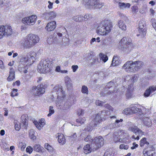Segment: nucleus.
<instances>
[{
  "mask_svg": "<svg viewBox=\"0 0 156 156\" xmlns=\"http://www.w3.org/2000/svg\"><path fill=\"white\" fill-rule=\"evenodd\" d=\"M70 139L72 140H75L77 138V135L76 133H74L73 135L70 136Z\"/></svg>",
  "mask_w": 156,
  "mask_h": 156,
  "instance_id": "obj_54",
  "label": "nucleus"
},
{
  "mask_svg": "<svg viewBox=\"0 0 156 156\" xmlns=\"http://www.w3.org/2000/svg\"><path fill=\"white\" fill-rule=\"evenodd\" d=\"M145 24V22L144 20H140L139 23V28H140L141 26L144 27L146 26Z\"/></svg>",
  "mask_w": 156,
  "mask_h": 156,
  "instance_id": "obj_48",
  "label": "nucleus"
},
{
  "mask_svg": "<svg viewBox=\"0 0 156 156\" xmlns=\"http://www.w3.org/2000/svg\"><path fill=\"white\" fill-rule=\"evenodd\" d=\"M129 129L135 133L136 135H138V136L136 137V139L137 140H139L140 139L139 136H142L144 133L141 130L139 129L136 126L129 127Z\"/></svg>",
  "mask_w": 156,
  "mask_h": 156,
  "instance_id": "obj_12",
  "label": "nucleus"
},
{
  "mask_svg": "<svg viewBox=\"0 0 156 156\" xmlns=\"http://www.w3.org/2000/svg\"><path fill=\"white\" fill-rule=\"evenodd\" d=\"M18 90L16 89H14L13 90L12 92L11 93V96L12 97H14L15 96H17L18 95V93H16L15 94H14V92H16Z\"/></svg>",
  "mask_w": 156,
  "mask_h": 156,
  "instance_id": "obj_44",
  "label": "nucleus"
},
{
  "mask_svg": "<svg viewBox=\"0 0 156 156\" xmlns=\"http://www.w3.org/2000/svg\"><path fill=\"white\" fill-rule=\"evenodd\" d=\"M146 30L145 29H143L142 30H138V33L137 34V36L140 37H144L146 34Z\"/></svg>",
  "mask_w": 156,
  "mask_h": 156,
  "instance_id": "obj_21",
  "label": "nucleus"
},
{
  "mask_svg": "<svg viewBox=\"0 0 156 156\" xmlns=\"http://www.w3.org/2000/svg\"><path fill=\"white\" fill-rule=\"evenodd\" d=\"M53 91L56 92L58 95L56 104L58 108L63 110L69 109L70 108V103L68 101H66L65 102L63 107L62 106L65 97L64 92L63 91L62 88L58 85L56 86L53 89Z\"/></svg>",
  "mask_w": 156,
  "mask_h": 156,
  "instance_id": "obj_1",
  "label": "nucleus"
},
{
  "mask_svg": "<svg viewBox=\"0 0 156 156\" xmlns=\"http://www.w3.org/2000/svg\"><path fill=\"white\" fill-rule=\"evenodd\" d=\"M21 123L26 126L28 124V117L27 115H23L21 117Z\"/></svg>",
  "mask_w": 156,
  "mask_h": 156,
  "instance_id": "obj_20",
  "label": "nucleus"
},
{
  "mask_svg": "<svg viewBox=\"0 0 156 156\" xmlns=\"http://www.w3.org/2000/svg\"><path fill=\"white\" fill-rule=\"evenodd\" d=\"M138 79V76L136 75H134V76H133L131 78V80L133 82H136Z\"/></svg>",
  "mask_w": 156,
  "mask_h": 156,
  "instance_id": "obj_52",
  "label": "nucleus"
},
{
  "mask_svg": "<svg viewBox=\"0 0 156 156\" xmlns=\"http://www.w3.org/2000/svg\"><path fill=\"white\" fill-rule=\"evenodd\" d=\"M0 68L2 69H4L5 68L4 66L3 62L1 60H0Z\"/></svg>",
  "mask_w": 156,
  "mask_h": 156,
  "instance_id": "obj_57",
  "label": "nucleus"
},
{
  "mask_svg": "<svg viewBox=\"0 0 156 156\" xmlns=\"http://www.w3.org/2000/svg\"><path fill=\"white\" fill-rule=\"evenodd\" d=\"M126 96L128 98H130L131 96V93L129 90L127 91L126 94Z\"/></svg>",
  "mask_w": 156,
  "mask_h": 156,
  "instance_id": "obj_62",
  "label": "nucleus"
},
{
  "mask_svg": "<svg viewBox=\"0 0 156 156\" xmlns=\"http://www.w3.org/2000/svg\"><path fill=\"white\" fill-rule=\"evenodd\" d=\"M152 25L153 27L156 30V21H153L152 22Z\"/></svg>",
  "mask_w": 156,
  "mask_h": 156,
  "instance_id": "obj_63",
  "label": "nucleus"
},
{
  "mask_svg": "<svg viewBox=\"0 0 156 156\" xmlns=\"http://www.w3.org/2000/svg\"><path fill=\"white\" fill-rule=\"evenodd\" d=\"M49 113L48 115V116L49 117L53 114L54 112V110L53 109V107L52 106L49 107Z\"/></svg>",
  "mask_w": 156,
  "mask_h": 156,
  "instance_id": "obj_41",
  "label": "nucleus"
},
{
  "mask_svg": "<svg viewBox=\"0 0 156 156\" xmlns=\"http://www.w3.org/2000/svg\"><path fill=\"white\" fill-rule=\"evenodd\" d=\"M143 122L144 124L147 126H150L151 124V121L148 117L144 118Z\"/></svg>",
  "mask_w": 156,
  "mask_h": 156,
  "instance_id": "obj_27",
  "label": "nucleus"
},
{
  "mask_svg": "<svg viewBox=\"0 0 156 156\" xmlns=\"http://www.w3.org/2000/svg\"><path fill=\"white\" fill-rule=\"evenodd\" d=\"M73 19L76 22H80L84 20V19L81 15L78 16H73Z\"/></svg>",
  "mask_w": 156,
  "mask_h": 156,
  "instance_id": "obj_33",
  "label": "nucleus"
},
{
  "mask_svg": "<svg viewBox=\"0 0 156 156\" xmlns=\"http://www.w3.org/2000/svg\"><path fill=\"white\" fill-rule=\"evenodd\" d=\"M71 68L73 69V72H75L78 68V66L77 65H73L72 66Z\"/></svg>",
  "mask_w": 156,
  "mask_h": 156,
  "instance_id": "obj_55",
  "label": "nucleus"
},
{
  "mask_svg": "<svg viewBox=\"0 0 156 156\" xmlns=\"http://www.w3.org/2000/svg\"><path fill=\"white\" fill-rule=\"evenodd\" d=\"M46 18L48 19H53L57 16V13L54 11L45 12L44 14Z\"/></svg>",
  "mask_w": 156,
  "mask_h": 156,
  "instance_id": "obj_13",
  "label": "nucleus"
},
{
  "mask_svg": "<svg viewBox=\"0 0 156 156\" xmlns=\"http://www.w3.org/2000/svg\"><path fill=\"white\" fill-rule=\"evenodd\" d=\"M58 141L61 145L64 144L66 142L65 137L63 134L61 133L58 134Z\"/></svg>",
  "mask_w": 156,
  "mask_h": 156,
  "instance_id": "obj_17",
  "label": "nucleus"
},
{
  "mask_svg": "<svg viewBox=\"0 0 156 156\" xmlns=\"http://www.w3.org/2000/svg\"><path fill=\"white\" fill-rule=\"evenodd\" d=\"M39 125H37L36 126L39 130H40L45 124L44 120V119H41L39 121Z\"/></svg>",
  "mask_w": 156,
  "mask_h": 156,
  "instance_id": "obj_26",
  "label": "nucleus"
},
{
  "mask_svg": "<svg viewBox=\"0 0 156 156\" xmlns=\"http://www.w3.org/2000/svg\"><path fill=\"white\" fill-rule=\"evenodd\" d=\"M29 17H27L23 18L22 20V22L24 24H25L29 25L30 26L31 25L30 20H29Z\"/></svg>",
  "mask_w": 156,
  "mask_h": 156,
  "instance_id": "obj_32",
  "label": "nucleus"
},
{
  "mask_svg": "<svg viewBox=\"0 0 156 156\" xmlns=\"http://www.w3.org/2000/svg\"><path fill=\"white\" fill-rule=\"evenodd\" d=\"M36 53L34 51H31L27 55V57H23L20 59V62L23 65H30L34 61Z\"/></svg>",
  "mask_w": 156,
  "mask_h": 156,
  "instance_id": "obj_6",
  "label": "nucleus"
},
{
  "mask_svg": "<svg viewBox=\"0 0 156 156\" xmlns=\"http://www.w3.org/2000/svg\"><path fill=\"white\" fill-rule=\"evenodd\" d=\"M15 78L14 71L9 72V77L7 78V80L9 81L12 80Z\"/></svg>",
  "mask_w": 156,
  "mask_h": 156,
  "instance_id": "obj_29",
  "label": "nucleus"
},
{
  "mask_svg": "<svg viewBox=\"0 0 156 156\" xmlns=\"http://www.w3.org/2000/svg\"><path fill=\"white\" fill-rule=\"evenodd\" d=\"M29 133L30 139L33 140H35L36 139V137L35 135V131L34 129H30L29 131Z\"/></svg>",
  "mask_w": 156,
  "mask_h": 156,
  "instance_id": "obj_25",
  "label": "nucleus"
},
{
  "mask_svg": "<svg viewBox=\"0 0 156 156\" xmlns=\"http://www.w3.org/2000/svg\"><path fill=\"white\" fill-rule=\"evenodd\" d=\"M151 92L149 89H147L144 94V96L145 97H148Z\"/></svg>",
  "mask_w": 156,
  "mask_h": 156,
  "instance_id": "obj_43",
  "label": "nucleus"
},
{
  "mask_svg": "<svg viewBox=\"0 0 156 156\" xmlns=\"http://www.w3.org/2000/svg\"><path fill=\"white\" fill-rule=\"evenodd\" d=\"M132 12L133 13H136L138 11V8L136 6H133L132 7Z\"/></svg>",
  "mask_w": 156,
  "mask_h": 156,
  "instance_id": "obj_46",
  "label": "nucleus"
},
{
  "mask_svg": "<svg viewBox=\"0 0 156 156\" xmlns=\"http://www.w3.org/2000/svg\"><path fill=\"white\" fill-rule=\"evenodd\" d=\"M154 148L151 146L148 148L145 149L143 151L144 156H153V153L151 152L153 151Z\"/></svg>",
  "mask_w": 156,
  "mask_h": 156,
  "instance_id": "obj_14",
  "label": "nucleus"
},
{
  "mask_svg": "<svg viewBox=\"0 0 156 156\" xmlns=\"http://www.w3.org/2000/svg\"><path fill=\"white\" fill-rule=\"evenodd\" d=\"M51 63V61L48 59L42 60L37 66L38 71L43 73H47L49 70Z\"/></svg>",
  "mask_w": 156,
  "mask_h": 156,
  "instance_id": "obj_7",
  "label": "nucleus"
},
{
  "mask_svg": "<svg viewBox=\"0 0 156 156\" xmlns=\"http://www.w3.org/2000/svg\"><path fill=\"white\" fill-rule=\"evenodd\" d=\"M12 27L9 25L0 26V39L4 37H8L13 34Z\"/></svg>",
  "mask_w": 156,
  "mask_h": 156,
  "instance_id": "obj_8",
  "label": "nucleus"
},
{
  "mask_svg": "<svg viewBox=\"0 0 156 156\" xmlns=\"http://www.w3.org/2000/svg\"><path fill=\"white\" fill-rule=\"evenodd\" d=\"M61 70V67L60 66H57L55 69V71L56 72L60 73Z\"/></svg>",
  "mask_w": 156,
  "mask_h": 156,
  "instance_id": "obj_58",
  "label": "nucleus"
},
{
  "mask_svg": "<svg viewBox=\"0 0 156 156\" xmlns=\"http://www.w3.org/2000/svg\"><path fill=\"white\" fill-rule=\"evenodd\" d=\"M31 91L35 96L42 95L45 92V87L43 83L38 85L37 86H33L32 87Z\"/></svg>",
  "mask_w": 156,
  "mask_h": 156,
  "instance_id": "obj_9",
  "label": "nucleus"
},
{
  "mask_svg": "<svg viewBox=\"0 0 156 156\" xmlns=\"http://www.w3.org/2000/svg\"><path fill=\"white\" fill-rule=\"evenodd\" d=\"M104 103V102L101 101L99 100H97L95 102V104L97 105L101 106H102Z\"/></svg>",
  "mask_w": 156,
  "mask_h": 156,
  "instance_id": "obj_50",
  "label": "nucleus"
},
{
  "mask_svg": "<svg viewBox=\"0 0 156 156\" xmlns=\"http://www.w3.org/2000/svg\"><path fill=\"white\" fill-rule=\"evenodd\" d=\"M99 57L100 60H102L104 62H106L108 60V57L107 56L104 54L102 53H100L99 54Z\"/></svg>",
  "mask_w": 156,
  "mask_h": 156,
  "instance_id": "obj_30",
  "label": "nucleus"
},
{
  "mask_svg": "<svg viewBox=\"0 0 156 156\" xmlns=\"http://www.w3.org/2000/svg\"><path fill=\"white\" fill-rule=\"evenodd\" d=\"M104 106L105 108L108 109L110 111H113V108L111 106H110L109 104H106Z\"/></svg>",
  "mask_w": 156,
  "mask_h": 156,
  "instance_id": "obj_47",
  "label": "nucleus"
},
{
  "mask_svg": "<svg viewBox=\"0 0 156 156\" xmlns=\"http://www.w3.org/2000/svg\"><path fill=\"white\" fill-rule=\"evenodd\" d=\"M105 112V111H102L101 112H99L96 116L95 118L94 119L93 121L92 122V123H94V125L93 126H91V125H90L89 126V128H87V130L89 131H91L92 129H93V127H95L96 126L97 124L98 123H100L102 121V119H101V117L103 116V115H102L101 114L102 113H104Z\"/></svg>",
  "mask_w": 156,
  "mask_h": 156,
  "instance_id": "obj_11",
  "label": "nucleus"
},
{
  "mask_svg": "<svg viewBox=\"0 0 156 156\" xmlns=\"http://www.w3.org/2000/svg\"><path fill=\"white\" fill-rule=\"evenodd\" d=\"M44 147L49 152H52L54 151L53 148L47 143L45 144Z\"/></svg>",
  "mask_w": 156,
  "mask_h": 156,
  "instance_id": "obj_31",
  "label": "nucleus"
},
{
  "mask_svg": "<svg viewBox=\"0 0 156 156\" xmlns=\"http://www.w3.org/2000/svg\"><path fill=\"white\" fill-rule=\"evenodd\" d=\"M39 40V37L36 35L33 34H28L20 44V47L23 49H30L38 43Z\"/></svg>",
  "mask_w": 156,
  "mask_h": 156,
  "instance_id": "obj_2",
  "label": "nucleus"
},
{
  "mask_svg": "<svg viewBox=\"0 0 156 156\" xmlns=\"http://www.w3.org/2000/svg\"><path fill=\"white\" fill-rule=\"evenodd\" d=\"M96 39L95 38H93L90 41V43L91 45L94 44V42L96 41Z\"/></svg>",
  "mask_w": 156,
  "mask_h": 156,
  "instance_id": "obj_64",
  "label": "nucleus"
},
{
  "mask_svg": "<svg viewBox=\"0 0 156 156\" xmlns=\"http://www.w3.org/2000/svg\"><path fill=\"white\" fill-rule=\"evenodd\" d=\"M33 150L37 152L43 153L44 151V149L39 144H35L33 146Z\"/></svg>",
  "mask_w": 156,
  "mask_h": 156,
  "instance_id": "obj_16",
  "label": "nucleus"
},
{
  "mask_svg": "<svg viewBox=\"0 0 156 156\" xmlns=\"http://www.w3.org/2000/svg\"><path fill=\"white\" fill-rule=\"evenodd\" d=\"M48 2L49 4L48 6V8L49 9H52L53 8V3L50 1H48Z\"/></svg>",
  "mask_w": 156,
  "mask_h": 156,
  "instance_id": "obj_56",
  "label": "nucleus"
},
{
  "mask_svg": "<svg viewBox=\"0 0 156 156\" xmlns=\"http://www.w3.org/2000/svg\"><path fill=\"white\" fill-rule=\"evenodd\" d=\"M121 63L119 60L118 59V58L115 56L113 57L112 63L111 65L113 66H115L118 65Z\"/></svg>",
  "mask_w": 156,
  "mask_h": 156,
  "instance_id": "obj_23",
  "label": "nucleus"
},
{
  "mask_svg": "<svg viewBox=\"0 0 156 156\" xmlns=\"http://www.w3.org/2000/svg\"><path fill=\"white\" fill-rule=\"evenodd\" d=\"M119 28L122 30H125L126 29V26L122 20H120L118 22Z\"/></svg>",
  "mask_w": 156,
  "mask_h": 156,
  "instance_id": "obj_24",
  "label": "nucleus"
},
{
  "mask_svg": "<svg viewBox=\"0 0 156 156\" xmlns=\"http://www.w3.org/2000/svg\"><path fill=\"white\" fill-rule=\"evenodd\" d=\"M90 6H93V7L94 8L95 6L97 3V0H91L90 2Z\"/></svg>",
  "mask_w": 156,
  "mask_h": 156,
  "instance_id": "obj_49",
  "label": "nucleus"
},
{
  "mask_svg": "<svg viewBox=\"0 0 156 156\" xmlns=\"http://www.w3.org/2000/svg\"><path fill=\"white\" fill-rule=\"evenodd\" d=\"M14 124H15V129L17 131H19L21 127V124H20V125H19V124L17 123L16 122H14Z\"/></svg>",
  "mask_w": 156,
  "mask_h": 156,
  "instance_id": "obj_42",
  "label": "nucleus"
},
{
  "mask_svg": "<svg viewBox=\"0 0 156 156\" xmlns=\"http://www.w3.org/2000/svg\"><path fill=\"white\" fill-rule=\"evenodd\" d=\"M151 93L155 91L156 90V85L150 86L149 88Z\"/></svg>",
  "mask_w": 156,
  "mask_h": 156,
  "instance_id": "obj_51",
  "label": "nucleus"
},
{
  "mask_svg": "<svg viewBox=\"0 0 156 156\" xmlns=\"http://www.w3.org/2000/svg\"><path fill=\"white\" fill-rule=\"evenodd\" d=\"M86 119L85 117L80 118L76 120V122L78 123H80V124H82L84 123L86 121Z\"/></svg>",
  "mask_w": 156,
  "mask_h": 156,
  "instance_id": "obj_40",
  "label": "nucleus"
},
{
  "mask_svg": "<svg viewBox=\"0 0 156 156\" xmlns=\"http://www.w3.org/2000/svg\"><path fill=\"white\" fill-rule=\"evenodd\" d=\"M123 121V119H116L115 120V125L117 127H119L121 126V124L120 123V122H122Z\"/></svg>",
  "mask_w": 156,
  "mask_h": 156,
  "instance_id": "obj_35",
  "label": "nucleus"
},
{
  "mask_svg": "<svg viewBox=\"0 0 156 156\" xmlns=\"http://www.w3.org/2000/svg\"><path fill=\"white\" fill-rule=\"evenodd\" d=\"M56 27V22L53 21L48 23L46 27V29L48 31L54 30Z\"/></svg>",
  "mask_w": 156,
  "mask_h": 156,
  "instance_id": "obj_15",
  "label": "nucleus"
},
{
  "mask_svg": "<svg viewBox=\"0 0 156 156\" xmlns=\"http://www.w3.org/2000/svg\"><path fill=\"white\" fill-rule=\"evenodd\" d=\"M84 140L86 142H90L91 144L94 142V139L90 135H88L84 139Z\"/></svg>",
  "mask_w": 156,
  "mask_h": 156,
  "instance_id": "obj_37",
  "label": "nucleus"
},
{
  "mask_svg": "<svg viewBox=\"0 0 156 156\" xmlns=\"http://www.w3.org/2000/svg\"><path fill=\"white\" fill-rule=\"evenodd\" d=\"M33 150V147H31L30 146H28L26 148V151L29 154H31Z\"/></svg>",
  "mask_w": 156,
  "mask_h": 156,
  "instance_id": "obj_45",
  "label": "nucleus"
},
{
  "mask_svg": "<svg viewBox=\"0 0 156 156\" xmlns=\"http://www.w3.org/2000/svg\"><path fill=\"white\" fill-rule=\"evenodd\" d=\"M119 44V48L127 52L130 51L133 45L131 39L126 37L122 38Z\"/></svg>",
  "mask_w": 156,
  "mask_h": 156,
  "instance_id": "obj_5",
  "label": "nucleus"
},
{
  "mask_svg": "<svg viewBox=\"0 0 156 156\" xmlns=\"http://www.w3.org/2000/svg\"><path fill=\"white\" fill-rule=\"evenodd\" d=\"M84 110L82 109L79 110L77 112V114L79 115H82L84 113Z\"/></svg>",
  "mask_w": 156,
  "mask_h": 156,
  "instance_id": "obj_59",
  "label": "nucleus"
},
{
  "mask_svg": "<svg viewBox=\"0 0 156 156\" xmlns=\"http://www.w3.org/2000/svg\"><path fill=\"white\" fill-rule=\"evenodd\" d=\"M104 144V139L101 136L95 137L94 139V142L91 144V147L94 151H96Z\"/></svg>",
  "mask_w": 156,
  "mask_h": 156,
  "instance_id": "obj_10",
  "label": "nucleus"
},
{
  "mask_svg": "<svg viewBox=\"0 0 156 156\" xmlns=\"http://www.w3.org/2000/svg\"><path fill=\"white\" fill-rule=\"evenodd\" d=\"M82 17L83 18L84 20L85 19H86L87 20L89 19L92 17L91 15L90 14H87L85 15L84 16H82Z\"/></svg>",
  "mask_w": 156,
  "mask_h": 156,
  "instance_id": "obj_53",
  "label": "nucleus"
},
{
  "mask_svg": "<svg viewBox=\"0 0 156 156\" xmlns=\"http://www.w3.org/2000/svg\"><path fill=\"white\" fill-rule=\"evenodd\" d=\"M91 147V144L90 145L87 144L85 146H84L83 148L84 152L85 154H87L91 152L92 151H94Z\"/></svg>",
  "mask_w": 156,
  "mask_h": 156,
  "instance_id": "obj_18",
  "label": "nucleus"
},
{
  "mask_svg": "<svg viewBox=\"0 0 156 156\" xmlns=\"http://www.w3.org/2000/svg\"><path fill=\"white\" fill-rule=\"evenodd\" d=\"M132 114L136 113L138 112L140 114H142V111L141 109L138 108L136 106H133L130 108Z\"/></svg>",
  "mask_w": 156,
  "mask_h": 156,
  "instance_id": "obj_22",
  "label": "nucleus"
},
{
  "mask_svg": "<svg viewBox=\"0 0 156 156\" xmlns=\"http://www.w3.org/2000/svg\"><path fill=\"white\" fill-rule=\"evenodd\" d=\"M143 66V62L139 61H127L122 67L127 72L135 73L140 69Z\"/></svg>",
  "mask_w": 156,
  "mask_h": 156,
  "instance_id": "obj_3",
  "label": "nucleus"
},
{
  "mask_svg": "<svg viewBox=\"0 0 156 156\" xmlns=\"http://www.w3.org/2000/svg\"><path fill=\"white\" fill-rule=\"evenodd\" d=\"M66 79H67L68 80L67 81H66V84L68 86V85L69 84L70 86H71V84L70 83V82L69 81V80H70V78L68 76H66Z\"/></svg>",
  "mask_w": 156,
  "mask_h": 156,
  "instance_id": "obj_61",
  "label": "nucleus"
},
{
  "mask_svg": "<svg viewBox=\"0 0 156 156\" xmlns=\"http://www.w3.org/2000/svg\"><path fill=\"white\" fill-rule=\"evenodd\" d=\"M97 3L95 6L94 8L96 9H100L101 8L104 7H105V6L104 5V3L102 2H100L97 0Z\"/></svg>",
  "mask_w": 156,
  "mask_h": 156,
  "instance_id": "obj_34",
  "label": "nucleus"
},
{
  "mask_svg": "<svg viewBox=\"0 0 156 156\" xmlns=\"http://www.w3.org/2000/svg\"><path fill=\"white\" fill-rule=\"evenodd\" d=\"M81 92L83 93L88 94V91L87 87L85 85L83 86L82 87Z\"/></svg>",
  "mask_w": 156,
  "mask_h": 156,
  "instance_id": "obj_38",
  "label": "nucleus"
},
{
  "mask_svg": "<svg viewBox=\"0 0 156 156\" xmlns=\"http://www.w3.org/2000/svg\"><path fill=\"white\" fill-rule=\"evenodd\" d=\"M146 144L147 145L149 144V143L147 142L146 141V138L144 137L140 141V147H143L144 146V144Z\"/></svg>",
  "mask_w": 156,
  "mask_h": 156,
  "instance_id": "obj_36",
  "label": "nucleus"
},
{
  "mask_svg": "<svg viewBox=\"0 0 156 156\" xmlns=\"http://www.w3.org/2000/svg\"><path fill=\"white\" fill-rule=\"evenodd\" d=\"M28 17L30 19L29 20H30V22L31 24V25H34L36 21L37 16L35 15H32Z\"/></svg>",
  "mask_w": 156,
  "mask_h": 156,
  "instance_id": "obj_28",
  "label": "nucleus"
},
{
  "mask_svg": "<svg viewBox=\"0 0 156 156\" xmlns=\"http://www.w3.org/2000/svg\"><path fill=\"white\" fill-rule=\"evenodd\" d=\"M114 85V83L112 82H110L108 83V84L107 85V87H108V88H110V87H112V86Z\"/></svg>",
  "mask_w": 156,
  "mask_h": 156,
  "instance_id": "obj_60",
  "label": "nucleus"
},
{
  "mask_svg": "<svg viewBox=\"0 0 156 156\" xmlns=\"http://www.w3.org/2000/svg\"><path fill=\"white\" fill-rule=\"evenodd\" d=\"M112 27V22L110 21H103L98 24L96 32L98 34L101 35H106L111 32Z\"/></svg>",
  "mask_w": 156,
  "mask_h": 156,
  "instance_id": "obj_4",
  "label": "nucleus"
},
{
  "mask_svg": "<svg viewBox=\"0 0 156 156\" xmlns=\"http://www.w3.org/2000/svg\"><path fill=\"white\" fill-rule=\"evenodd\" d=\"M123 113L126 115H130L132 114L130 108H128L125 109L123 111Z\"/></svg>",
  "mask_w": 156,
  "mask_h": 156,
  "instance_id": "obj_39",
  "label": "nucleus"
},
{
  "mask_svg": "<svg viewBox=\"0 0 156 156\" xmlns=\"http://www.w3.org/2000/svg\"><path fill=\"white\" fill-rule=\"evenodd\" d=\"M118 4L119 8L122 9L128 8L130 6V4L129 3H126L124 2H118Z\"/></svg>",
  "mask_w": 156,
  "mask_h": 156,
  "instance_id": "obj_19",
  "label": "nucleus"
}]
</instances>
